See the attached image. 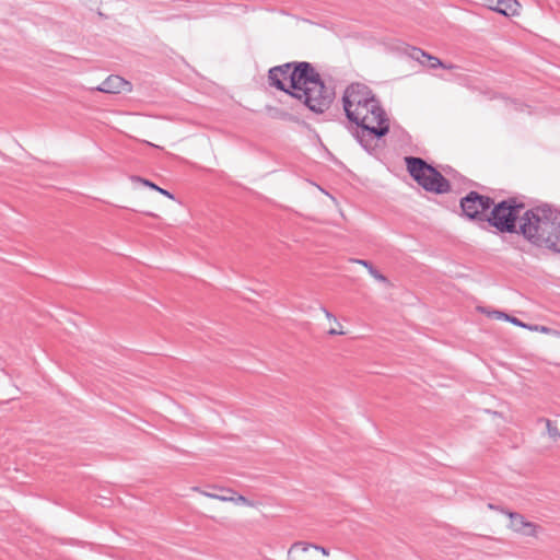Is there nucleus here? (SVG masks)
Masks as SVG:
<instances>
[{"label": "nucleus", "instance_id": "nucleus-1", "mask_svg": "<svg viewBox=\"0 0 560 560\" xmlns=\"http://www.w3.org/2000/svg\"><path fill=\"white\" fill-rule=\"evenodd\" d=\"M517 197H509L491 206L486 223L497 232L521 234L532 245L560 255V210L549 203L530 209Z\"/></svg>", "mask_w": 560, "mask_h": 560}, {"label": "nucleus", "instance_id": "nucleus-2", "mask_svg": "<svg viewBox=\"0 0 560 560\" xmlns=\"http://www.w3.org/2000/svg\"><path fill=\"white\" fill-rule=\"evenodd\" d=\"M342 107L347 128L369 153L377 149V141L389 132V119L370 86L364 83L349 84L342 94Z\"/></svg>", "mask_w": 560, "mask_h": 560}, {"label": "nucleus", "instance_id": "nucleus-3", "mask_svg": "<svg viewBox=\"0 0 560 560\" xmlns=\"http://www.w3.org/2000/svg\"><path fill=\"white\" fill-rule=\"evenodd\" d=\"M268 84L302 102L312 113L324 114L335 100V90L326 85L308 61H290L271 67Z\"/></svg>", "mask_w": 560, "mask_h": 560}, {"label": "nucleus", "instance_id": "nucleus-4", "mask_svg": "<svg viewBox=\"0 0 560 560\" xmlns=\"http://www.w3.org/2000/svg\"><path fill=\"white\" fill-rule=\"evenodd\" d=\"M406 170L409 176L424 191L444 195L452 190L451 182L432 164L420 156H405Z\"/></svg>", "mask_w": 560, "mask_h": 560}, {"label": "nucleus", "instance_id": "nucleus-5", "mask_svg": "<svg viewBox=\"0 0 560 560\" xmlns=\"http://www.w3.org/2000/svg\"><path fill=\"white\" fill-rule=\"evenodd\" d=\"M491 206H493V198L476 190H470L459 200L462 215L469 221L480 223H486Z\"/></svg>", "mask_w": 560, "mask_h": 560}, {"label": "nucleus", "instance_id": "nucleus-6", "mask_svg": "<svg viewBox=\"0 0 560 560\" xmlns=\"http://www.w3.org/2000/svg\"><path fill=\"white\" fill-rule=\"evenodd\" d=\"M501 513L505 514L510 518L509 527L514 530L515 533H518L524 536H535L537 525L533 522L526 521V518L517 513V512H511L508 510H501Z\"/></svg>", "mask_w": 560, "mask_h": 560}, {"label": "nucleus", "instance_id": "nucleus-7", "mask_svg": "<svg viewBox=\"0 0 560 560\" xmlns=\"http://www.w3.org/2000/svg\"><path fill=\"white\" fill-rule=\"evenodd\" d=\"M407 55L411 59L418 61L422 66L428 67L429 69H436V68L453 69L454 68V66H452V65L446 66L438 57L432 56L418 47H412V46L408 47Z\"/></svg>", "mask_w": 560, "mask_h": 560}, {"label": "nucleus", "instance_id": "nucleus-8", "mask_svg": "<svg viewBox=\"0 0 560 560\" xmlns=\"http://www.w3.org/2000/svg\"><path fill=\"white\" fill-rule=\"evenodd\" d=\"M97 91L103 93L118 94L131 91V83L119 75L107 77L98 86Z\"/></svg>", "mask_w": 560, "mask_h": 560}, {"label": "nucleus", "instance_id": "nucleus-9", "mask_svg": "<svg viewBox=\"0 0 560 560\" xmlns=\"http://www.w3.org/2000/svg\"><path fill=\"white\" fill-rule=\"evenodd\" d=\"M208 487L213 490H219L220 492H225V493L230 494L229 497L219 498V501L233 502L235 504H243V505H247V506H256V502L247 499L243 494H237L236 491L232 488L221 487V486H217V485H212V486H208Z\"/></svg>", "mask_w": 560, "mask_h": 560}, {"label": "nucleus", "instance_id": "nucleus-10", "mask_svg": "<svg viewBox=\"0 0 560 560\" xmlns=\"http://www.w3.org/2000/svg\"><path fill=\"white\" fill-rule=\"evenodd\" d=\"M521 4L517 0H497V5L493 11L503 14L504 16H514L518 14Z\"/></svg>", "mask_w": 560, "mask_h": 560}, {"label": "nucleus", "instance_id": "nucleus-11", "mask_svg": "<svg viewBox=\"0 0 560 560\" xmlns=\"http://www.w3.org/2000/svg\"><path fill=\"white\" fill-rule=\"evenodd\" d=\"M265 109H266L268 116L272 119L293 121V122L299 121V117L292 115L291 113L287 112L283 108L267 105Z\"/></svg>", "mask_w": 560, "mask_h": 560}, {"label": "nucleus", "instance_id": "nucleus-12", "mask_svg": "<svg viewBox=\"0 0 560 560\" xmlns=\"http://www.w3.org/2000/svg\"><path fill=\"white\" fill-rule=\"evenodd\" d=\"M355 264L362 265L369 271V273L377 281L388 284L389 280L380 270H377L370 260L365 259H353Z\"/></svg>", "mask_w": 560, "mask_h": 560}, {"label": "nucleus", "instance_id": "nucleus-13", "mask_svg": "<svg viewBox=\"0 0 560 560\" xmlns=\"http://www.w3.org/2000/svg\"><path fill=\"white\" fill-rule=\"evenodd\" d=\"M132 180L141 183L145 187H149V188H151L153 190H156L161 195H163V196H165V197H167L170 199H173V200L175 199V196H174L173 192H171V191H168V190H166L164 188L159 187L155 183H153V182H151V180H149L147 178H143V177H140V176H132Z\"/></svg>", "mask_w": 560, "mask_h": 560}, {"label": "nucleus", "instance_id": "nucleus-14", "mask_svg": "<svg viewBox=\"0 0 560 560\" xmlns=\"http://www.w3.org/2000/svg\"><path fill=\"white\" fill-rule=\"evenodd\" d=\"M493 315L495 316V318L498 319H504L506 322H510L516 326H520V327H527L526 324H524L523 322H521L517 317H514V316H511L502 311H494L493 312Z\"/></svg>", "mask_w": 560, "mask_h": 560}, {"label": "nucleus", "instance_id": "nucleus-15", "mask_svg": "<svg viewBox=\"0 0 560 560\" xmlns=\"http://www.w3.org/2000/svg\"><path fill=\"white\" fill-rule=\"evenodd\" d=\"M546 423L547 433L553 440L558 441L560 439V431L557 425L549 419H541Z\"/></svg>", "mask_w": 560, "mask_h": 560}, {"label": "nucleus", "instance_id": "nucleus-16", "mask_svg": "<svg viewBox=\"0 0 560 560\" xmlns=\"http://www.w3.org/2000/svg\"><path fill=\"white\" fill-rule=\"evenodd\" d=\"M299 547H302V550L303 551H306L310 547H313L315 548L316 550H319L323 555L327 556L328 555V550L322 546H317V545H306V544H303V542H294L291 548H290V551L291 552L293 549L295 548H299Z\"/></svg>", "mask_w": 560, "mask_h": 560}, {"label": "nucleus", "instance_id": "nucleus-17", "mask_svg": "<svg viewBox=\"0 0 560 560\" xmlns=\"http://www.w3.org/2000/svg\"><path fill=\"white\" fill-rule=\"evenodd\" d=\"M345 334H346V332H345L343 330H341V329H340V330H338V329H336V328H330V329L328 330V335H330V336L345 335Z\"/></svg>", "mask_w": 560, "mask_h": 560}, {"label": "nucleus", "instance_id": "nucleus-18", "mask_svg": "<svg viewBox=\"0 0 560 560\" xmlns=\"http://www.w3.org/2000/svg\"><path fill=\"white\" fill-rule=\"evenodd\" d=\"M230 494L225 493V492H221L220 494H207V498H211V499H214V500H219V498H222V497H229Z\"/></svg>", "mask_w": 560, "mask_h": 560}, {"label": "nucleus", "instance_id": "nucleus-19", "mask_svg": "<svg viewBox=\"0 0 560 560\" xmlns=\"http://www.w3.org/2000/svg\"><path fill=\"white\" fill-rule=\"evenodd\" d=\"M192 490H194V491H197V492H199V493H201V494H203L205 497H207V494H215V493H214V492H212V491H209V492H208V491H205V490L200 489L199 487H194V488H192Z\"/></svg>", "mask_w": 560, "mask_h": 560}, {"label": "nucleus", "instance_id": "nucleus-20", "mask_svg": "<svg viewBox=\"0 0 560 560\" xmlns=\"http://www.w3.org/2000/svg\"><path fill=\"white\" fill-rule=\"evenodd\" d=\"M488 508H489L490 510H495V511H500V512H501V510H504L502 506L495 505V504H493V503H489V504H488Z\"/></svg>", "mask_w": 560, "mask_h": 560}, {"label": "nucleus", "instance_id": "nucleus-21", "mask_svg": "<svg viewBox=\"0 0 560 560\" xmlns=\"http://www.w3.org/2000/svg\"><path fill=\"white\" fill-rule=\"evenodd\" d=\"M487 2V5L493 10V7L497 5V0H485Z\"/></svg>", "mask_w": 560, "mask_h": 560}, {"label": "nucleus", "instance_id": "nucleus-22", "mask_svg": "<svg viewBox=\"0 0 560 560\" xmlns=\"http://www.w3.org/2000/svg\"><path fill=\"white\" fill-rule=\"evenodd\" d=\"M324 312H325V315H326V317H327V318H329V319H330V318H334V320H337V319H336V317H334V315H332L329 311H327L326 308H324Z\"/></svg>", "mask_w": 560, "mask_h": 560}]
</instances>
